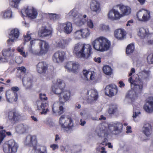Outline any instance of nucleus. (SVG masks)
<instances>
[{
	"mask_svg": "<svg viewBox=\"0 0 153 153\" xmlns=\"http://www.w3.org/2000/svg\"><path fill=\"white\" fill-rule=\"evenodd\" d=\"M123 126V124L119 122L111 123L108 125L105 124H101L99 126L98 135L100 137H104L103 141L106 143L108 141L107 138L109 134L108 130L111 133L117 134L121 132Z\"/></svg>",
	"mask_w": 153,
	"mask_h": 153,
	"instance_id": "nucleus-1",
	"label": "nucleus"
},
{
	"mask_svg": "<svg viewBox=\"0 0 153 153\" xmlns=\"http://www.w3.org/2000/svg\"><path fill=\"white\" fill-rule=\"evenodd\" d=\"M91 46L89 45L77 43L75 45L73 53L79 57L88 59L92 54Z\"/></svg>",
	"mask_w": 153,
	"mask_h": 153,
	"instance_id": "nucleus-2",
	"label": "nucleus"
},
{
	"mask_svg": "<svg viewBox=\"0 0 153 153\" xmlns=\"http://www.w3.org/2000/svg\"><path fill=\"white\" fill-rule=\"evenodd\" d=\"M37 141L36 137L30 135H28L25 141V145L33 147L32 153H47L46 147L42 146L36 147Z\"/></svg>",
	"mask_w": 153,
	"mask_h": 153,
	"instance_id": "nucleus-3",
	"label": "nucleus"
},
{
	"mask_svg": "<svg viewBox=\"0 0 153 153\" xmlns=\"http://www.w3.org/2000/svg\"><path fill=\"white\" fill-rule=\"evenodd\" d=\"M92 45L96 50L102 51L109 49L110 43L106 38L101 37L94 40L92 43Z\"/></svg>",
	"mask_w": 153,
	"mask_h": 153,
	"instance_id": "nucleus-4",
	"label": "nucleus"
},
{
	"mask_svg": "<svg viewBox=\"0 0 153 153\" xmlns=\"http://www.w3.org/2000/svg\"><path fill=\"white\" fill-rule=\"evenodd\" d=\"M39 97L40 100H38L36 101V105L37 106V110H42V111L40 112L41 114H45L48 111V108H45L48 105L47 101L48 98L46 97L45 94L40 93Z\"/></svg>",
	"mask_w": 153,
	"mask_h": 153,
	"instance_id": "nucleus-5",
	"label": "nucleus"
},
{
	"mask_svg": "<svg viewBox=\"0 0 153 153\" xmlns=\"http://www.w3.org/2000/svg\"><path fill=\"white\" fill-rule=\"evenodd\" d=\"M19 147L17 143L13 140L5 142L2 145L4 153H16Z\"/></svg>",
	"mask_w": 153,
	"mask_h": 153,
	"instance_id": "nucleus-6",
	"label": "nucleus"
},
{
	"mask_svg": "<svg viewBox=\"0 0 153 153\" xmlns=\"http://www.w3.org/2000/svg\"><path fill=\"white\" fill-rule=\"evenodd\" d=\"M59 123L62 128L68 133L71 131L73 124L71 118L65 115L60 117Z\"/></svg>",
	"mask_w": 153,
	"mask_h": 153,
	"instance_id": "nucleus-7",
	"label": "nucleus"
},
{
	"mask_svg": "<svg viewBox=\"0 0 153 153\" xmlns=\"http://www.w3.org/2000/svg\"><path fill=\"white\" fill-rule=\"evenodd\" d=\"M70 18L73 19L74 22L77 26H80L84 25L85 23V19L82 18V16L79 14L75 9L70 11L68 14Z\"/></svg>",
	"mask_w": 153,
	"mask_h": 153,
	"instance_id": "nucleus-8",
	"label": "nucleus"
},
{
	"mask_svg": "<svg viewBox=\"0 0 153 153\" xmlns=\"http://www.w3.org/2000/svg\"><path fill=\"white\" fill-rule=\"evenodd\" d=\"M137 17L139 20L147 21L150 18L149 12L144 9L140 10L137 14Z\"/></svg>",
	"mask_w": 153,
	"mask_h": 153,
	"instance_id": "nucleus-9",
	"label": "nucleus"
},
{
	"mask_svg": "<svg viewBox=\"0 0 153 153\" xmlns=\"http://www.w3.org/2000/svg\"><path fill=\"white\" fill-rule=\"evenodd\" d=\"M23 85L27 89L31 88L33 85V76L30 74L25 75L22 79Z\"/></svg>",
	"mask_w": 153,
	"mask_h": 153,
	"instance_id": "nucleus-10",
	"label": "nucleus"
},
{
	"mask_svg": "<svg viewBox=\"0 0 153 153\" xmlns=\"http://www.w3.org/2000/svg\"><path fill=\"white\" fill-rule=\"evenodd\" d=\"M65 86V83L61 80H58L55 85L52 87V91L55 94L60 95V94L63 91L62 89L64 88Z\"/></svg>",
	"mask_w": 153,
	"mask_h": 153,
	"instance_id": "nucleus-11",
	"label": "nucleus"
},
{
	"mask_svg": "<svg viewBox=\"0 0 153 153\" xmlns=\"http://www.w3.org/2000/svg\"><path fill=\"white\" fill-rule=\"evenodd\" d=\"M19 35V30L15 28L12 30L9 34V39L7 40V43L9 45H11L10 42H13L16 41L18 39Z\"/></svg>",
	"mask_w": 153,
	"mask_h": 153,
	"instance_id": "nucleus-12",
	"label": "nucleus"
},
{
	"mask_svg": "<svg viewBox=\"0 0 153 153\" xmlns=\"http://www.w3.org/2000/svg\"><path fill=\"white\" fill-rule=\"evenodd\" d=\"M20 114L17 111L13 110L9 112L8 118L12 123L18 122L21 117Z\"/></svg>",
	"mask_w": 153,
	"mask_h": 153,
	"instance_id": "nucleus-13",
	"label": "nucleus"
},
{
	"mask_svg": "<svg viewBox=\"0 0 153 153\" xmlns=\"http://www.w3.org/2000/svg\"><path fill=\"white\" fill-rule=\"evenodd\" d=\"M59 27L67 34H70L73 30L72 23L69 22L59 24Z\"/></svg>",
	"mask_w": 153,
	"mask_h": 153,
	"instance_id": "nucleus-14",
	"label": "nucleus"
},
{
	"mask_svg": "<svg viewBox=\"0 0 153 153\" xmlns=\"http://www.w3.org/2000/svg\"><path fill=\"white\" fill-rule=\"evenodd\" d=\"M105 90V94L111 97L116 95L117 92V86L114 84H110L107 85Z\"/></svg>",
	"mask_w": 153,
	"mask_h": 153,
	"instance_id": "nucleus-15",
	"label": "nucleus"
},
{
	"mask_svg": "<svg viewBox=\"0 0 153 153\" xmlns=\"http://www.w3.org/2000/svg\"><path fill=\"white\" fill-rule=\"evenodd\" d=\"M6 96L7 102L10 103H13L17 101L18 100V95L16 92L10 90L7 91Z\"/></svg>",
	"mask_w": 153,
	"mask_h": 153,
	"instance_id": "nucleus-16",
	"label": "nucleus"
},
{
	"mask_svg": "<svg viewBox=\"0 0 153 153\" xmlns=\"http://www.w3.org/2000/svg\"><path fill=\"white\" fill-rule=\"evenodd\" d=\"M40 51L42 55L45 54L48 52L49 48L48 43L46 41L39 40L38 41Z\"/></svg>",
	"mask_w": 153,
	"mask_h": 153,
	"instance_id": "nucleus-17",
	"label": "nucleus"
},
{
	"mask_svg": "<svg viewBox=\"0 0 153 153\" xmlns=\"http://www.w3.org/2000/svg\"><path fill=\"white\" fill-rule=\"evenodd\" d=\"M65 55V53L62 51H58L55 52L53 57V62L56 63H59L62 62Z\"/></svg>",
	"mask_w": 153,
	"mask_h": 153,
	"instance_id": "nucleus-18",
	"label": "nucleus"
},
{
	"mask_svg": "<svg viewBox=\"0 0 153 153\" xmlns=\"http://www.w3.org/2000/svg\"><path fill=\"white\" fill-rule=\"evenodd\" d=\"M25 11L26 14L30 18L34 19H35L37 15V12L36 9L32 7L31 8L28 9L27 8L25 10H22L21 13L22 16H23L22 12Z\"/></svg>",
	"mask_w": 153,
	"mask_h": 153,
	"instance_id": "nucleus-19",
	"label": "nucleus"
},
{
	"mask_svg": "<svg viewBox=\"0 0 153 153\" xmlns=\"http://www.w3.org/2000/svg\"><path fill=\"white\" fill-rule=\"evenodd\" d=\"M70 92L68 91H63L59 95V102L63 104L64 103L68 101L70 97Z\"/></svg>",
	"mask_w": 153,
	"mask_h": 153,
	"instance_id": "nucleus-20",
	"label": "nucleus"
},
{
	"mask_svg": "<svg viewBox=\"0 0 153 153\" xmlns=\"http://www.w3.org/2000/svg\"><path fill=\"white\" fill-rule=\"evenodd\" d=\"M144 108L147 113H152L153 112V97H149L147 102L144 105Z\"/></svg>",
	"mask_w": 153,
	"mask_h": 153,
	"instance_id": "nucleus-21",
	"label": "nucleus"
},
{
	"mask_svg": "<svg viewBox=\"0 0 153 153\" xmlns=\"http://www.w3.org/2000/svg\"><path fill=\"white\" fill-rule=\"evenodd\" d=\"M51 31L48 29L46 26H42L39 30L38 34L39 36L44 37L50 35Z\"/></svg>",
	"mask_w": 153,
	"mask_h": 153,
	"instance_id": "nucleus-22",
	"label": "nucleus"
},
{
	"mask_svg": "<svg viewBox=\"0 0 153 153\" xmlns=\"http://www.w3.org/2000/svg\"><path fill=\"white\" fill-rule=\"evenodd\" d=\"M30 129V127L27 124H20L16 127V130L19 134L27 132Z\"/></svg>",
	"mask_w": 153,
	"mask_h": 153,
	"instance_id": "nucleus-23",
	"label": "nucleus"
},
{
	"mask_svg": "<svg viewBox=\"0 0 153 153\" xmlns=\"http://www.w3.org/2000/svg\"><path fill=\"white\" fill-rule=\"evenodd\" d=\"M36 66L37 71L40 74L45 73L48 69V65L44 62H39Z\"/></svg>",
	"mask_w": 153,
	"mask_h": 153,
	"instance_id": "nucleus-24",
	"label": "nucleus"
},
{
	"mask_svg": "<svg viewBox=\"0 0 153 153\" xmlns=\"http://www.w3.org/2000/svg\"><path fill=\"white\" fill-rule=\"evenodd\" d=\"M91 10L96 13H99L101 10L99 2L97 0H92L90 4Z\"/></svg>",
	"mask_w": 153,
	"mask_h": 153,
	"instance_id": "nucleus-25",
	"label": "nucleus"
},
{
	"mask_svg": "<svg viewBox=\"0 0 153 153\" xmlns=\"http://www.w3.org/2000/svg\"><path fill=\"white\" fill-rule=\"evenodd\" d=\"M52 109L53 112L54 114L58 113L59 115H60L64 112V108L62 106L59 105L58 103L53 104Z\"/></svg>",
	"mask_w": 153,
	"mask_h": 153,
	"instance_id": "nucleus-26",
	"label": "nucleus"
},
{
	"mask_svg": "<svg viewBox=\"0 0 153 153\" xmlns=\"http://www.w3.org/2000/svg\"><path fill=\"white\" fill-rule=\"evenodd\" d=\"M114 36L119 40H123L126 37L125 32L123 30L117 29L114 31Z\"/></svg>",
	"mask_w": 153,
	"mask_h": 153,
	"instance_id": "nucleus-27",
	"label": "nucleus"
},
{
	"mask_svg": "<svg viewBox=\"0 0 153 153\" xmlns=\"http://www.w3.org/2000/svg\"><path fill=\"white\" fill-rule=\"evenodd\" d=\"M88 100L90 101L96 100L98 97V93L95 90H91L87 91Z\"/></svg>",
	"mask_w": 153,
	"mask_h": 153,
	"instance_id": "nucleus-28",
	"label": "nucleus"
},
{
	"mask_svg": "<svg viewBox=\"0 0 153 153\" xmlns=\"http://www.w3.org/2000/svg\"><path fill=\"white\" fill-rule=\"evenodd\" d=\"M150 74V71L144 70L139 73V78L143 80L147 81L149 79Z\"/></svg>",
	"mask_w": 153,
	"mask_h": 153,
	"instance_id": "nucleus-29",
	"label": "nucleus"
},
{
	"mask_svg": "<svg viewBox=\"0 0 153 153\" xmlns=\"http://www.w3.org/2000/svg\"><path fill=\"white\" fill-rule=\"evenodd\" d=\"M143 132L147 137H149L152 134L151 126L149 123H146L143 128Z\"/></svg>",
	"mask_w": 153,
	"mask_h": 153,
	"instance_id": "nucleus-30",
	"label": "nucleus"
},
{
	"mask_svg": "<svg viewBox=\"0 0 153 153\" xmlns=\"http://www.w3.org/2000/svg\"><path fill=\"white\" fill-rule=\"evenodd\" d=\"M119 9L123 16L129 15L131 12L130 8L128 6L123 5H120Z\"/></svg>",
	"mask_w": 153,
	"mask_h": 153,
	"instance_id": "nucleus-31",
	"label": "nucleus"
},
{
	"mask_svg": "<svg viewBox=\"0 0 153 153\" xmlns=\"http://www.w3.org/2000/svg\"><path fill=\"white\" fill-rule=\"evenodd\" d=\"M149 33L148 29L141 27L139 29L138 35L141 38L143 39L147 37Z\"/></svg>",
	"mask_w": 153,
	"mask_h": 153,
	"instance_id": "nucleus-32",
	"label": "nucleus"
},
{
	"mask_svg": "<svg viewBox=\"0 0 153 153\" xmlns=\"http://www.w3.org/2000/svg\"><path fill=\"white\" fill-rule=\"evenodd\" d=\"M71 40V39L70 38L62 39L58 42V44L59 47L62 48L64 49L67 47Z\"/></svg>",
	"mask_w": 153,
	"mask_h": 153,
	"instance_id": "nucleus-33",
	"label": "nucleus"
},
{
	"mask_svg": "<svg viewBox=\"0 0 153 153\" xmlns=\"http://www.w3.org/2000/svg\"><path fill=\"white\" fill-rule=\"evenodd\" d=\"M83 75L84 77V79L88 80L89 79V77L91 80H93L94 79V76L93 73L91 72L87 71L85 70H84L83 71Z\"/></svg>",
	"mask_w": 153,
	"mask_h": 153,
	"instance_id": "nucleus-34",
	"label": "nucleus"
},
{
	"mask_svg": "<svg viewBox=\"0 0 153 153\" xmlns=\"http://www.w3.org/2000/svg\"><path fill=\"white\" fill-rule=\"evenodd\" d=\"M137 93H136V91L131 90L128 91L126 95V97L130 99L131 101H133L137 98Z\"/></svg>",
	"mask_w": 153,
	"mask_h": 153,
	"instance_id": "nucleus-35",
	"label": "nucleus"
},
{
	"mask_svg": "<svg viewBox=\"0 0 153 153\" xmlns=\"http://www.w3.org/2000/svg\"><path fill=\"white\" fill-rule=\"evenodd\" d=\"M28 51L31 54L36 56H41L42 54L40 51L34 50L32 49V47L29 46L28 49Z\"/></svg>",
	"mask_w": 153,
	"mask_h": 153,
	"instance_id": "nucleus-36",
	"label": "nucleus"
},
{
	"mask_svg": "<svg viewBox=\"0 0 153 153\" xmlns=\"http://www.w3.org/2000/svg\"><path fill=\"white\" fill-rule=\"evenodd\" d=\"M143 87V86L142 84L139 85L134 83V90H133L136 91V93L138 94L141 92Z\"/></svg>",
	"mask_w": 153,
	"mask_h": 153,
	"instance_id": "nucleus-37",
	"label": "nucleus"
},
{
	"mask_svg": "<svg viewBox=\"0 0 153 153\" xmlns=\"http://www.w3.org/2000/svg\"><path fill=\"white\" fill-rule=\"evenodd\" d=\"M10 136L11 135V133L10 132H6L5 130L1 131V143L6 137V135Z\"/></svg>",
	"mask_w": 153,
	"mask_h": 153,
	"instance_id": "nucleus-38",
	"label": "nucleus"
},
{
	"mask_svg": "<svg viewBox=\"0 0 153 153\" xmlns=\"http://www.w3.org/2000/svg\"><path fill=\"white\" fill-rule=\"evenodd\" d=\"M134 50V44H131L128 45L127 46L126 50V53L127 54L132 53Z\"/></svg>",
	"mask_w": 153,
	"mask_h": 153,
	"instance_id": "nucleus-39",
	"label": "nucleus"
},
{
	"mask_svg": "<svg viewBox=\"0 0 153 153\" xmlns=\"http://www.w3.org/2000/svg\"><path fill=\"white\" fill-rule=\"evenodd\" d=\"M82 38H85L88 36L90 33V29L88 28H86L81 29Z\"/></svg>",
	"mask_w": 153,
	"mask_h": 153,
	"instance_id": "nucleus-40",
	"label": "nucleus"
},
{
	"mask_svg": "<svg viewBox=\"0 0 153 153\" xmlns=\"http://www.w3.org/2000/svg\"><path fill=\"white\" fill-rule=\"evenodd\" d=\"M104 73L106 75H110L111 74V68L108 65L104 66L103 68Z\"/></svg>",
	"mask_w": 153,
	"mask_h": 153,
	"instance_id": "nucleus-41",
	"label": "nucleus"
},
{
	"mask_svg": "<svg viewBox=\"0 0 153 153\" xmlns=\"http://www.w3.org/2000/svg\"><path fill=\"white\" fill-rule=\"evenodd\" d=\"M12 16V12L10 9L7 10L3 15V17L4 18H11Z\"/></svg>",
	"mask_w": 153,
	"mask_h": 153,
	"instance_id": "nucleus-42",
	"label": "nucleus"
},
{
	"mask_svg": "<svg viewBox=\"0 0 153 153\" xmlns=\"http://www.w3.org/2000/svg\"><path fill=\"white\" fill-rule=\"evenodd\" d=\"M2 52L3 56H10L12 55L10 48L4 49Z\"/></svg>",
	"mask_w": 153,
	"mask_h": 153,
	"instance_id": "nucleus-43",
	"label": "nucleus"
},
{
	"mask_svg": "<svg viewBox=\"0 0 153 153\" xmlns=\"http://www.w3.org/2000/svg\"><path fill=\"white\" fill-rule=\"evenodd\" d=\"M49 17L51 20L56 21L59 19L60 18V16L55 13H51L49 14Z\"/></svg>",
	"mask_w": 153,
	"mask_h": 153,
	"instance_id": "nucleus-44",
	"label": "nucleus"
},
{
	"mask_svg": "<svg viewBox=\"0 0 153 153\" xmlns=\"http://www.w3.org/2000/svg\"><path fill=\"white\" fill-rule=\"evenodd\" d=\"M117 109V107L114 105L110 106L108 113L109 114H113L115 113Z\"/></svg>",
	"mask_w": 153,
	"mask_h": 153,
	"instance_id": "nucleus-45",
	"label": "nucleus"
},
{
	"mask_svg": "<svg viewBox=\"0 0 153 153\" xmlns=\"http://www.w3.org/2000/svg\"><path fill=\"white\" fill-rule=\"evenodd\" d=\"M81 29L76 31L74 33V36L76 39H79L82 38V35Z\"/></svg>",
	"mask_w": 153,
	"mask_h": 153,
	"instance_id": "nucleus-46",
	"label": "nucleus"
},
{
	"mask_svg": "<svg viewBox=\"0 0 153 153\" xmlns=\"http://www.w3.org/2000/svg\"><path fill=\"white\" fill-rule=\"evenodd\" d=\"M123 16L121 13L120 14L119 12L117 10L114 9V20H117L119 19L120 18Z\"/></svg>",
	"mask_w": 153,
	"mask_h": 153,
	"instance_id": "nucleus-47",
	"label": "nucleus"
},
{
	"mask_svg": "<svg viewBox=\"0 0 153 153\" xmlns=\"http://www.w3.org/2000/svg\"><path fill=\"white\" fill-rule=\"evenodd\" d=\"M73 63V62H67L65 66V68L69 71H72Z\"/></svg>",
	"mask_w": 153,
	"mask_h": 153,
	"instance_id": "nucleus-48",
	"label": "nucleus"
},
{
	"mask_svg": "<svg viewBox=\"0 0 153 153\" xmlns=\"http://www.w3.org/2000/svg\"><path fill=\"white\" fill-rule=\"evenodd\" d=\"M81 150V149L79 147H75L71 149V153H79Z\"/></svg>",
	"mask_w": 153,
	"mask_h": 153,
	"instance_id": "nucleus-49",
	"label": "nucleus"
},
{
	"mask_svg": "<svg viewBox=\"0 0 153 153\" xmlns=\"http://www.w3.org/2000/svg\"><path fill=\"white\" fill-rule=\"evenodd\" d=\"M148 40L147 41L148 44L151 45L153 44V34L149 33L147 37Z\"/></svg>",
	"mask_w": 153,
	"mask_h": 153,
	"instance_id": "nucleus-50",
	"label": "nucleus"
},
{
	"mask_svg": "<svg viewBox=\"0 0 153 153\" xmlns=\"http://www.w3.org/2000/svg\"><path fill=\"white\" fill-rule=\"evenodd\" d=\"M114 9H112L108 13V18L112 20H114Z\"/></svg>",
	"mask_w": 153,
	"mask_h": 153,
	"instance_id": "nucleus-51",
	"label": "nucleus"
},
{
	"mask_svg": "<svg viewBox=\"0 0 153 153\" xmlns=\"http://www.w3.org/2000/svg\"><path fill=\"white\" fill-rule=\"evenodd\" d=\"M147 61L149 64H153V53L151 54L148 56Z\"/></svg>",
	"mask_w": 153,
	"mask_h": 153,
	"instance_id": "nucleus-52",
	"label": "nucleus"
},
{
	"mask_svg": "<svg viewBox=\"0 0 153 153\" xmlns=\"http://www.w3.org/2000/svg\"><path fill=\"white\" fill-rule=\"evenodd\" d=\"M87 26L90 28H92L94 27V24L92 21L90 19H88L87 21Z\"/></svg>",
	"mask_w": 153,
	"mask_h": 153,
	"instance_id": "nucleus-53",
	"label": "nucleus"
},
{
	"mask_svg": "<svg viewBox=\"0 0 153 153\" xmlns=\"http://www.w3.org/2000/svg\"><path fill=\"white\" fill-rule=\"evenodd\" d=\"M140 114V112L138 111H136L134 108V110L133 112V117L134 119V120L135 121H136L135 120L134 118L136 117L139 114Z\"/></svg>",
	"mask_w": 153,
	"mask_h": 153,
	"instance_id": "nucleus-54",
	"label": "nucleus"
},
{
	"mask_svg": "<svg viewBox=\"0 0 153 153\" xmlns=\"http://www.w3.org/2000/svg\"><path fill=\"white\" fill-rule=\"evenodd\" d=\"M15 60L16 62L18 64H20L22 61V58L20 56H16Z\"/></svg>",
	"mask_w": 153,
	"mask_h": 153,
	"instance_id": "nucleus-55",
	"label": "nucleus"
},
{
	"mask_svg": "<svg viewBox=\"0 0 153 153\" xmlns=\"http://www.w3.org/2000/svg\"><path fill=\"white\" fill-rule=\"evenodd\" d=\"M79 65L77 63H73V66L72 67V71H75L78 69Z\"/></svg>",
	"mask_w": 153,
	"mask_h": 153,
	"instance_id": "nucleus-56",
	"label": "nucleus"
},
{
	"mask_svg": "<svg viewBox=\"0 0 153 153\" xmlns=\"http://www.w3.org/2000/svg\"><path fill=\"white\" fill-rule=\"evenodd\" d=\"M30 34H29V33H28L27 36H24V41L25 42H28L31 39V37L30 36Z\"/></svg>",
	"mask_w": 153,
	"mask_h": 153,
	"instance_id": "nucleus-57",
	"label": "nucleus"
},
{
	"mask_svg": "<svg viewBox=\"0 0 153 153\" xmlns=\"http://www.w3.org/2000/svg\"><path fill=\"white\" fill-rule=\"evenodd\" d=\"M19 51L20 52L21 54L25 57H26L28 55V53H25V52L23 51L21 49L19 50Z\"/></svg>",
	"mask_w": 153,
	"mask_h": 153,
	"instance_id": "nucleus-58",
	"label": "nucleus"
},
{
	"mask_svg": "<svg viewBox=\"0 0 153 153\" xmlns=\"http://www.w3.org/2000/svg\"><path fill=\"white\" fill-rule=\"evenodd\" d=\"M19 70L23 74H24L26 72V69L24 67H21L19 68Z\"/></svg>",
	"mask_w": 153,
	"mask_h": 153,
	"instance_id": "nucleus-59",
	"label": "nucleus"
},
{
	"mask_svg": "<svg viewBox=\"0 0 153 153\" xmlns=\"http://www.w3.org/2000/svg\"><path fill=\"white\" fill-rule=\"evenodd\" d=\"M50 147L53 150H55L56 149L58 148H59L58 145L56 144H53L51 145Z\"/></svg>",
	"mask_w": 153,
	"mask_h": 153,
	"instance_id": "nucleus-60",
	"label": "nucleus"
},
{
	"mask_svg": "<svg viewBox=\"0 0 153 153\" xmlns=\"http://www.w3.org/2000/svg\"><path fill=\"white\" fill-rule=\"evenodd\" d=\"M101 58L100 57H95L94 58V60L96 62H97L98 63H100L101 62Z\"/></svg>",
	"mask_w": 153,
	"mask_h": 153,
	"instance_id": "nucleus-61",
	"label": "nucleus"
},
{
	"mask_svg": "<svg viewBox=\"0 0 153 153\" xmlns=\"http://www.w3.org/2000/svg\"><path fill=\"white\" fill-rule=\"evenodd\" d=\"M131 127L130 126H127L126 128V132L127 133H131L132 131L131 130Z\"/></svg>",
	"mask_w": 153,
	"mask_h": 153,
	"instance_id": "nucleus-62",
	"label": "nucleus"
},
{
	"mask_svg": "<svg viewBox=\"0 0 153 153\" xmlns=\"http://www.w3.org/2000/svg\"><path fill=\"white\" fill-rule=\"evenodd\" d=\"M39 40V39H35L33 40H32L30 42V46H31L32 45L35 43L36 42H37L38 43V40Z\"/></svg>",
	"mask_w": 153,
	"mask_h": 153,
	"instance_id": "nucleus-63",
	"label": "nucleus"
},
{
	"mask_svg": "<svg viewBox=\"0 0 153 153\" xmlns=\"http://www.w3.org/2000/svg\"><path fill=\"white\" fill-rule=\"evenodd\" d=\"M86 123V122L85 120L81 119L80 120L79 124L82 126H84Z\"/></svg>",
	"mask_w": 153,
	"mask_h": 153,
	"instance_id": "nucleus-64",
	"label": "nucleus"
}]
</instances>
